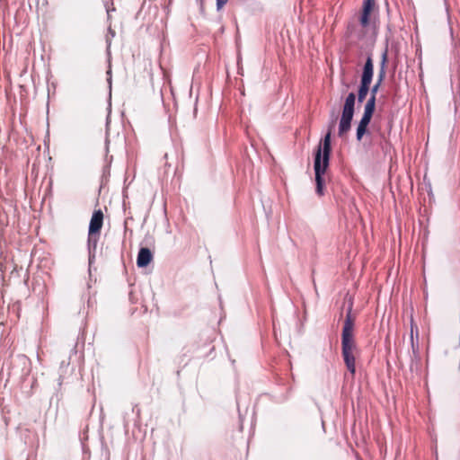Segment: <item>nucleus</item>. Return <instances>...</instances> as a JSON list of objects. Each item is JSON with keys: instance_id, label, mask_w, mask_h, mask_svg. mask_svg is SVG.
I'll use <instances>...</instances> for the list:
<instances>
[{"instance_id": "dca6fc26", "label": "nucleus", "mask_w": 460, "mask_h": 460, "mask_svg": "<svg viewBox=\"0 0 460 460\" xmlns=\"http://www.w3.org/2000/svg\"><path fill=\"white\" fill-rule=\"evenodd\" d=\"M227 1L228 0H217V9L220 10L227 3Z\"/></svg>"}, {"instance_id": "f3484780", "label": "nucleus", "mask_w": 460, "mask_h": 460, "mask_svg": "<svg viewBox=\"0 0 460 460\" xmlns=\"http://www.w3.org/2000/svg\"><path fill=\"white\" fill-rule=\"evenodd\" d=\"M109 34L111 36V38L115 36V32L111 28H109Z\"/></svg>"}, {"instance_id": "9d476101", "label": "nucleus", "mask_w": 460, "mask_h": 460, "mask_svg": "<svg viewBox=\"0 0 460 460\" xmlns=\"http://www.w3.org/2000/svg\"><path fill=\"white\" fill-rule=\"evenodd\" d=\"M367 127L368 126L366 124L358 123L356 133V137L358 141L362 140L363 136L367 133Z\"/></svg>"}, {"instance_id": "ddd939ff", "label": "nucleus", "mask_w": 460, "mask_h": 460, "mask_svg": "<svg viewBox=\"0 0 460 460\" xmlns=\"http://www.w3.org/2000/svg\"><path fill=\"white\" fill-rule=\"evenodd\" d=\"M369 23V15L366 13H362L360 17V24L363 27H367Z\"/></svg>"}, {"instance_id": "1a4fd4ad", "label": "nucleus", "mask_w": 460, "mask_h": 460, "mask_svg": "<svg viewBox=\"0 0 460 460\" xmlns=\"http://www.w3.org/2000/svg\"><path fill=\"white\" fill-rule=\"evenodd\" d=\"M376 96L370 94V98L367 101V102L365 104V108H364L365 112L371 113V114L374 113L375 107H376Z\"/></svg>"}, {"instance_id": "9b49d317", "label": "nucleus", "mask_w": 460, "mask_h": 460, "mask_svg": "<svg viewBox=\"0 0 460 460\" xmlns=\"http://www.w3.org/2000/svg\"><path fill=\"white\" fill-rule=\"evenodd\" d=\"M375 4V0H364L362 13L370 14Z\"/></svg>"}, {"instance_id": "a211bd4d", "label": "nucleus", "mask_w": 460, "mask_h": 460, "mask_svg": "<svg viewBox=\"0 0 460 460\" xmlns=\"http://www.w3.org/2000/svg\"><path fill=\"white\" fill-rule=\"evenodd\" d=\"M107 44H108V49H109L110 46H111V40L109 38H107Z\"/></svg>"}, {"instance_id": "7ed1b4c3", "label": "nucleus", "mask_w": 460, "mask_h": 460, "mask_svg": "<svg viewBox=\"0 0 460 460\" xmlns=\"http://www.w3.org/2000/svg\"><path fill=\"white\" fill-rule=\"evenodd\" d=\"M355 101L356 95L354 93H349L345 99L338 129V136L340 137H343L350 129L354 115Z\"/></svg>"}, {"instance_id": "20e7f679", "label": "nucleus", "mask_w": 460, "mask_h": 460, "mask_svg": "<svg viewBox=\"0 0 460 460\" xmlns=\"http://www.w3.org/2000/svg\"><path fill=\"white\" fill-rule=\"evenodd\" d=\"M374 75V65L371 56L367 58L366 63L363 67V72L360 80V85L358 92V102H362L370 91V84Z\"/></svg>"}, {"instance_id": "0eeeda50", "label": "nucleus", "mask_w": 460, "mask_h": 460, "mask_svg": "<svg viewBox=\"0 0 460 460\" xmlns=\"http://www.w3.org/2000/svg\"><path fill=\"white\" fill-rule=\"evenodd\" d=\"M153 254L149 248L143 247L139 250L137 258V265L138 268L146 267L152 261Z\"/></svg>"}, {"instance_id": "39448f33", "label": "nucleus", "mask_w": 460, "mask_h": 460, "mask_svg": "<svg viewBox=\"0 0 460 460\" xmlns=\"http://www.w3.org/2000/svg\"><path fill=\"white\" fill-rule=\"evenodd\" d=\"M103 224V214L101 209L95 210L92 216L89 224L88 232L90 234V241L94 239V234H99Z\"/></svg>"}, {"instance_id": "f03ea898", "label": "nucleus", "mask_w": 460, "mask_h": 460, "mask_svg": "<svg viewBox=\"0 0 460 460\" xmlns=\"http://www.w3.org/2000/svg\"><path fill=\"white\" fill-rule=\"evenodd\" d=\"M352 305L350 304L344 321L341 332V352L348 370L354 375L356 371L355 355L356 343L354 340V320L351 316Z\"/></svg>"}, {"instance_id": "423d86ee", "label": "nucleus", "mask_w": 460, "mask_h": 460, "mask_svg": "<svg viewBox=\"0 0 460 460\" xmlns=\"http://www.w3.org/2000/svg\"><path fill=\"white\" fill-rule=\"evenodd\" d=\"M385 62H386V52H384L382 55V62H381V67L378 72V78L376 83L373 85V87L370 89V94L376 96V93L378 92V89L380 85L382 84V82L385 79Z\"/></svg>"}, {"instance_id": "6e6552de", "label": "nucleus", "mask_w": 460, "mask_h": 460, "mask_svg": "<svg viewBox=\"0 0 460 460\" xmlns=\"http://www.w3.org/2000/svg\"><path fill=\"white\" fill-rule=\"evenodd\" d=\"M416 329V336L418 337V328L413 324V322L411 321V349H412V354L415 358H419V343L414 342L413 340V329Z\"/></svg>"}, {"instance_id": "f257e3e1", "label": "nucleus", "mask_w": 460, "mask_h": 460, "mask_svg": "<svg viewBox=\"0 0 460 460\" xmlns=\"http://www.w3.org/2000/svg\"><path fill=\"white\" fill-rule=\"evenodd\" d=\"M332 128H329V131L324 136L323 142H321L317 146V149L314 155V170L315 175V182L316 189L315 191L317 195H323V175L325 173L329 164H330V156H331V130Z\"/></svg>"}, {"instance_id": "4468645a", "label": "nucleus", "mask_w": 460, "mask_h": 460, "mask_svg": "<svg viewBox=\"0 0 460 460\" xmlns=\"http://www.w3.org/2000/svg\"><path fill=\"white\" fill-rule=\"evenodd\" d=\"M336 120H337V114H336L335 110H332L331 111V121L329 124V128H333L336 123Z\"/></svg>"}, {"instance_id": "f8f14e48", "label": "nucleus", "mask_w": 460, "mask_h": 460, "mask_svg": "<svg viewBox=\"0 0 460 460\" xmlns=\"http://www.w3.org/2000/svg\"><path fill=\"white\" fill-rule=\"evenodd\" d=\"M373 114L371 113H367V112H365L363 113V116L359 121V123L361 124H366V125H369L370 121H371V118H372Z\"/></svg>"}, {"instance_id": "2eb2a0df", "label": "nucleus", "mask_w": 460, "mask_h": 460, "mask_svg": "<svg viewBox=\"0 0 460 460\" xmlns=\"http://www.w3.org/2000/svg\"><path fill=\"white\" fill-rule=\"evenodd\" d=\"M97 241H98L97 234H94V239L90 241V234L88 233V246H89V249H91L92 246L93 247V249H95L96 244H97Z\"/></svg>"}]
</instances>
